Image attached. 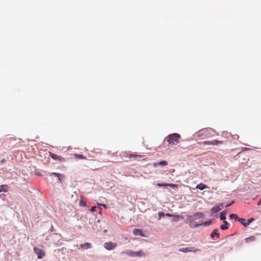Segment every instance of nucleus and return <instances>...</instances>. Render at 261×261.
Instances as JSON below:
<instances>
[{
    "label": "nucleus",
    "instance_id": "obj_28",
    "mask_svg": "<svg viewBox=\"0 0 261 261\" xmlns=\"http://www.w3.org/2000/svg\"><path fill=\"white\" fill-rule=\"evenodd\" d=\"M165 216V214L164 212H160L159 213V219H160L161 218Z\"/></svg>",
    "mask_w": 261,
    "mask_h": 261
},
{
    "label": "nucleus",
    "instance_id": "obj_29",
    "mask_svg": "<svg viewBox=\"0 0 261 261\" xmlns=\"http://www.w3.org/2000/svg\"><path fill=\"white\" fill-rule=\"evenodd\" d=\"M80 205L81 206H86V203L85 201H84L81 200L80 201Z\"/></svg>",
    "mask_w": 261,
    "mask_h": 261
},
{
    "label": "nucleus",
    "instance_id": "obj_37",
    "mask_svg": "<svg viewBox=\"0 0 261 261\" xmlns=\"http://www.w3.org/2000/svg\"><path fill=\"white\" fill-rule=\"evenodd\" d=\"M234 138L236 139V138H237L238 139L239 138V136L238 135H236L234 136Z\"/></svg>",
    "mask_w": 261,
    "mask_h": 261
},
{
    "label": "nucleus",
    "instance_id": "obj_31",
    "mask_svg": "<svg viewBox=\"0 0 261 261\" xmlns=\"http://www.w3.org/2000/svg\"><path fill=\"white\" fill-rule=\"evenodd\" d=\"M254 219L252 218H250L249 219L248 221L247 222V224H248V226H249V225L252 222H253L254 221Z\"/></svg>",
    "mask_w": 261,
    "mask_h": 261
},
{
    "label": "nucleus",
    "instance_id": "obj_25",
    "mask_svg": "<svg viewBox=\"0 0 261 261\" xmlns=\"http://www.w3.org/2000/svg\"><path fill=\"white\" fill-rule=\"evenodd\" d=\"M51 175H55L57 177L62 176V178H64V176L63 175H62V174H61L60 173H58L53 172V173H51Z\"/></svg>",
    "mask_w": 261,
    "mask_h": 261
},
{
    "label": "nucleus",
    "instance_id": "obj_26",
    "mask_svg": "<svg viewBox=\"0 0 261 261\" xmlns=\"http://www.w3.org/2000/svg\"><path fill=\"white\" fill-rule=\"evenodd\" d=\"M165 216H167V217H178V218H181V216H174L173 215H172V214H169V213H167V214H165Z\"/></svg>",
    "mask_w": 261,
    "mask_h": 261
},
{
    "label": "nucleus",
    "instance_id": "obj_3",
    "mask_svg": "<svg viewBox=\"0 0 261 261\" xmlns=\"http://www.w3.org/2000/svg\"><path fill=\"white\" fill-rule=\"evenodd\" d=\"M202 144L203 145H216L218 146L219 145L223 144L224 143V142L223 141H218L216 140H214L213 141H203L202 143Z\"/></svg>",
    "mask_w": 261,
    "mask_h": 261
},
{
    "label": "nucleus",
    "instance_id": "obj_7",
    "mask_svg": "<svg viewBox=\"0 0 261 261\" xmlns=\"http://www.w3.org/2000/svg\"><path fill=\"white\" fill-rule=\"evenodd\" d=\"M199 250L198 249H196L194 247H187L184 248H180L178 251L182 252H197Z\"/></svg>",
    "mask_w": 261,
    "mask_h": 261
},
{
    "label": "nucleus",
    "instance_id": "obj_8",
    "mask_svg": "<svg viewBox=\"0 0 261 261\" xmlns=\"http://www.w3.org/2000/svg\"><path fill=\"white\" fill-rule=\"evenodd\" d=\"M223 208V204H220V205L213 207L211 210V212L212 213H216L218 212H219L220 210H221Z\"/></svg>",
    "mask_w": 261,
    "mask_h": 261
},
{
    "label": "nucleus",
    "instance_id": "obj_38",
    "mask_svg": "<svg viewBox=\"0 0 261 261\" xmlns=\"http://www.w3.org/2000/svg\"><path fill=\"white\" fill-rule=\"evenodd\" d=\"M257 205H261V198H260V199L259 201L258 202V203Z\"/></svg>",
    "mask_w": 261,
    "mask_h": 261
},
{
    "label": "nucleus",
    "instance_id": "obj_33",
    "mask_svg": "<svg viewBox=\"0 0 261 261\" xmlns=\"http://www.w3.org/2000/svg\"><path fill=\"white\" fill-rule=\"evenodd\" d=\"M202 225V224H194V225H192L191 224V225H190V227H198V226H200V225Z\"/></svg>",
    "mask_w": 261,
    "mask_h": 261
},
{
    "label": "nucleus",
    "instance_id": "obj_9",
    "mask_svg": "<svg viewBox=\"0 0 261 261\" xmlns=\"http://www.w3.org/2000/svg\"><path fill=\"white\" fill-rule=\"evenodd\" d=\"M191 217L192 218L191 219V220L202 219L204 217V214L201 213H196Z\"/></svg>",
    "mask_w": 261,
    "mask_h": 261
},
{
    "label": "nucleus",
    "instance_id": "obj_2",
    "mask_svg": "<svg viewBox=\"0 0 261 261\" xmlns=\"http://www.w3.org/2000/svg\"><path fill=\"white\" fill-rule=\"evenodd\" d=\"M215 135V131L211 128H205L201 129L195 134V135L197 137H202L203 139H206L208 138L214 136Z\"/></svg>",
    "mask_w": 261,
    "mask_h": 261
},
{
    "label": "nucleus",
    "instance_id": "obj_5",
    "mask_svg": "<svg viewBox=\"0 0 261 261\" xmlns=\"http://www.w3.org/2000/svg\"><path fill=\"white\" fill-rule=\"evenodd\" d=\"M49 155L55 161H58L60 162H65V159L61 155H58L56 154L53 153L52 152H49Z\"/></svg>",
    "mask_w": 261,
    "mask_h": 261
},
{
    "label": "nucleus",
    "instance_id": "obj_1",
    "mask_svg": "<svg viewBox=\"0 0 261 261\" xmlns=\"http://www.w3.org/2000/svg\"><path fill=\"white\" fill-rule=\"evenodd\" d=\"M180 135L177 133H173L168 135L164 142H167L168 145H176L179 143Z\"/></svg>",
    "mask_w": 261,
    "mask_h": 261
},
{
    "label": "nucleus",
    "instance_id": "obj_23",
    "mask_svg": "<svg viewBox=\"0 0 261 261\" xmlns=\"http://www.w3.org/2000/svg\"><path fill=\"white\" fill-rule=\"evenodd\" d=\"M145 254L142 251L135 252V256H145Z\"/></svg>",
    "mask_w": 261,
    "mask_h": 261
},
{
    "label": "nucleus",
    "instance_id": "obj_19",
    "mask_svg": "<svg viewBox=\"0 0 261 261\" xmlns=\"http://www.w3.org/2000/svg\"><path fill=\"white\" fill-rule=\"evenodd\" d=\"M81 247L84 249H88L91 247V244L89 243H86L84 244L81 245Z\"/></svg>",
    "mask_w": 261,
    "mask_h": 261
},
{
    "label": "nucleus",
    "instance_id": "obj_14",
    "mask_svg": "<svg viewBox=\"0 0 261 261\" xmlns=\"http://www.w3.org/2000/svg\"><path fill=\"white\" fill-rule=\"evenodd\" d=\"M211 237L212 238H214L215 237H216L217 238H219V233H218V230L217 229L214 230L211 234Z\"/></svg>",
    "mask_w": 261,
    "mask_h": 261
},
{
    "label": "nucleus",
    "instance_id": "obj_30",
    "mask_svg": "<svg viewBox=\"0 0 261 261\" xmlns=\"http://www.w3.org/2000/svg\"><path fill=\"white\" fill-rule=\"evenodd\" d=\"M157 186L158 187H167V184H166V183H164V184L158 183V184H157Z\"/></svg>",
    "mask_w": 261,
    "mask_h": 261
},
{
    "label": "nucleus",
    "instance_id": "obj_36",
    "mask_svg": "<svg viewBox=\"0 0 261 261\" xmlns=\"http://www.w3.org/2000/svg\"><path fill=\"white\" fill-rule=\"evenodd\" d=\"M233 202L230 203H229V204H227L226 205L225 207H228L229 206H230L231 205L232 203H233Z\"/></svg>",
    "mask_w": 261,
    "mask_h": 261
},
{
    "label": "nucleus",
    "instance_id": "obj_10",
    "mask_svg": "<svg viewBox=\"0 0 261 261\" xmlns=\"http://www.w3.org/2000/svg\"><path fill=\"white\" fill-rule=\"evenodd\" d=\"M133 234L134 236H144V234L142 231V230L140 229H134L133 230Z\"/></svg>",
    "mask_w": 261,
    "mask_h": 261
},
{
    "label": "nucleus",
    "instance_id": "obj_11",
    "mask_svg": "<svg viewBox=\"0 0 261 261\" xmlns=\"http://www.w3.org/2000/svg\"><path fill=\"white\" fill-rule=\"evenodd\" d=\"M9 187L7 185H3L0 186V193L2 192H6L8 191Z\"/></svg>",
    "mask_w": 261,
    "mask_h": 261
},
{
    "label": "nucleus",
    "instance_id": "obj_20",
    "mask_svg": "<svg viewBox=\"0 0 261 261\" xmlns=\"http://www.w3.org/2000/svg\"><path fill=\"white\" fill-rule=\"evenodd\" d=\"M124 252L125 254H126L127 255H128L129 256H133V257L135 256V251L127 250V251H125Z\"/></svg>",
    "mask_w": 261,
    "mask_h": 261
},
{
    "label": "nucleus",
    "instance_id": "obj_13",
    "mask_svg": "<svg viewBox=\"0 0 261 261\" xmlns=\"http://www.w3.org/2000/svg\"><path fill=\"white\" fill-rule=\"evenodd\" d=\"M226 212H224V211L220 213V218L221 220H223L224 223L225 224H228V223L227 221H225L226 217H225Z\"/></svg>",
    "mask_w": 261,
    "mask_h": 261
},
{
    "label": "nucleus",
    "instance_id": "obj_22",
    "mask_svg": "<svg viewBox=\"0 0 261 261\" xmlns=\"http://www.w3.org/2000/svg\"><path fill=\"white\" fill-rule=\"evenodd\" d=\"M229 217L231 219H234L235 221H238V220L239 218L236 214H230L229 215Z\"/></svg>",
    "mask_w": 261,
    "mask_h": 261
},
{
    "label": "nucleus",
    "instance_id": "obj_12",
    "mask_svg": "<svg viewBox=\"0 0 261 261\" xmlns=\"http://www.w3.org/2000/svg\"><path fill=\"white\" fill-rule=\"evenodd\" d=\"M167 164H168L167 162H166L165 161H161L158 163H154L153 164V166L155 167H157L158 166H164L167 165Z\"/></svg>",
    "mask_w": 261,
    "mask_h": 261
},
{
    "label": "nucleus",
    "instance_id": "obj_24",
    "mask_svg": "<svg viewBox=\"0 0 261 261\" xmlns=\"http://www.w3.org/2000/svg\"><path fill=\"white\" fill-rule=\"evenodd\" d=\"M228 224H225L224 223V224L223 225H222L221 226H220V228L222 230H226V229H227L228 228V227L227 226L228 225Z\"/></svg>",
    "mask_w": 261,
    "mask_h": 261
},
{
    "label": "nucleus",
    "instance_id": "obj_32",
    "mask_svg": "<svg viewBox=\"0 0 261 261\" xmlns=\"http://www.w3.org/2000/svg\"><path fill=\"white\" fill-rule=\"evenodd\" d=\"M96 207L95 206H92L91 209H90V211L92 212H95L96 211Z\"/></svg>",
    "mask_w": 261,
    "mask_h": 261
},
{
    "label": "nucleus",
    "instance_id": "obj_6",
    "mask_svg": "<svg viewBox=\"0 0 261 261\" xmlns=\"http://www.w3.org/2000/svg\"><path fill=\"white\" fill-rule=\"evenodd\" d=\"M34 251L35 253L37 255L38 258H42L45 256V253L42 249H40L37 247L34 248Z\"/></svg>",
    "mask_w": 261,
    "mask_h": 261
},
{
    "label": "nucleus",
    "instance_id": "obj_21",
    "mask_svg": "<svg viewBox=\"0 0 261 261\" xmlns=\"http://www.w3.org/2000/svg\"><path fill=\"white\" fill-rule=\"evenodd\" d=\"M74 156L77 159H86V158L83 154H75Z\"/></svg>",
    "mask_w": 261,
    "mask_h": 261
},
{
    "label": "nucleus",
    "instance_id": "obj_16",
    "mask_svg": "<svg viewBox=\"0 0 261 261\" xmlns=\"http://www.w3.org/2000/svg\"><path fill=\"white\" fill-rule=\"evenodd\" d=\"M238 221L240 222L242 224H243L244 226H248V224H247L246 219L244 218H239Z\"/></svg>",
    "mask_w": 261,
    "mask_h": 261
},
{
    "label": "nucleus",
    "instance_id": "obj_4",
    "mask_svg": "<svg viewBox=\"0 0 261 261\" xmlns=\"http://www.w3.org/2000/svg\"><path fill=\"white\" fill-rule=\"evenodd\" d=\"M103 246L107 250H111L114 249L117 246V244L112 242H109L104 243Z\"/></svg>",
    "mask_w": 261,
    "mask_h": 261
},
{
    "label": "nucleus",
    "instance_id": "obj_18",
    "mask_svg": "<svg viewBox=\"0 0 261 261\" xmlns=\"http://www.w3.org/2000/svg\"><path fill=\"white\" fill-rule=\"evenodd\" d=\"M129 158H136V159H141L143 157V155L140 154H130L129 155Z\"/></svg>",
    "mask_w": 261,
    "mask_h": 261
},
{
    "label": "nucleus",
    "instance_id": "obj_27",
    "mask_svg": "<svg viewBox=\"0 0 261 261\" xmlns=\"http://www.w3.org/2000/svg\"><path fill=\"white\" fill-rule=\"evenodd\" d=\"M167 186H169L172 188H177L178 187L177 185L173 184H167Z\"/></svg>",
    "mask_w": 261,
    "mask_h": 261
},
{
    "label": "nucleus",
    "instance_id": "obj_39",
    "mask_svg": "<svg viewBox=\"0 0 261 261\" xmlns=\"http://www.w3.org/2000/svg\"><path fill=\"white\" fill-rule=\"evenodd\" d=\"M210 223H210L205 222V223H204V224H205V225H208Z\"/></svg>",
    "mask_w": 261,
    "mask_h": 261
},
{
    "label": "nucleus",
    "instance_id": "obj_17",
    "mask_svg": "<svg viewBox=\"0 0 261 261\" xmlns=\"http://www.w3.org/2000/svg\"><path fill=\"white\" fill-rule=\"evenodd\" d=\"M246 243H249L250 242H253L256 240V238L254 236H251L250 237L247 238L245 239Z\"/></svg>",
    "mask_w": 261,
    "mask_h": 261
},
{
    "label": "nucleus",
    "instance_id": "obj_35",
    "mask_svg": "<svg viewBox=\"0 0 261 261\" xmlns=\"http://www.w3.org/2000/svg\"><path fill=\"white\" fill-rule=\"evenodd\" d=\"M99 205L101 206H103V207L105 208H106L107 207V206L106 204H100Z\"/></svg>",
    "mask_w": 261,
    "mask_h": 261
},
{
    "label": "nucleus",
    "instance_id": "obj_34",
    "mask_svg": "<svg viewBox=\"0 0 261 261\" xmlns=\"http://www.w3.org/2000/svg\"><path fill=\"white\" fill-rule=\"evenodd\" d=\"M58 177L59 181L60 182H62V179H63V178H62V176H59V177Z\"/></svg>",
    "mask_w": 261,
    "mask_h": 261
},
{
    "label": "nucleus",
    "instance_id": "obj_15",
    "mask_svg": "<svg viewBox=\"0 0 261 261\" xmlns=\"http://www.w3.org/2000/svg\"><path fill=\"white\" fill-rule=\"evenodd\" d=\"M207 188V186L202 183H200V184L197 185L196 186V188L200 190H203Z\"/></svg>",
    "mask_w": 261,
    "mask_h": 261
}]
</instances>
